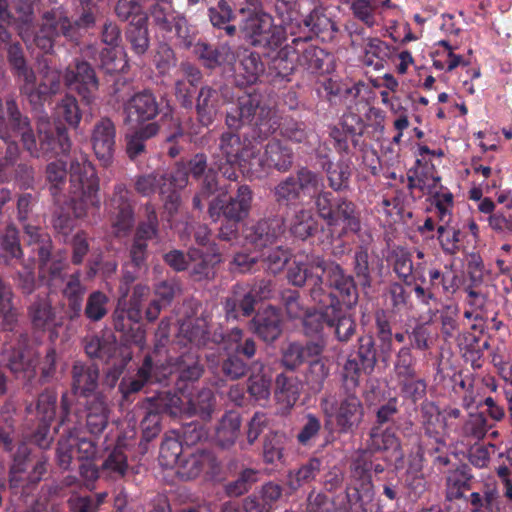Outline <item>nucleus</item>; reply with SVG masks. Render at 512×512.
<instances>
[{
  "label": "nucleus",
  "mask_w": 512,
  "mask_h": 512,
  "mask_svg": "<svg viewBox=\"0 0 512 512\" xmlns=\"http://www.w3.org/2000/svg\"><path fill=\"white\" fill-rule=\"evenodd\" d=\"M284 233L285 219L279 215H270L247 226L244 238L255 248H265L275 244Z\"/></svg>",
  "instance_id": "nucleus-20"
},
{
  "label": "nucleus",
  "mask_w": 512,
  "mask_h": 512,
  "mask_svg": "<svg viewBox=\"0 0 512 512\" xmlns=\"http://www.w3.org/2000/svg\"><path fill=\"white\" fill-rule=\"evenodd\" d=\"M73 11L71 24L80 43L84 33L95 27L99 7L94 0H76Z\"/></svg>",
  "instance_id": "nucleus-41"
},
{
  "label": "nucleus",
  "mask_w": 512,
  "mask_h": 512,
  "mask_svg": "<svg viewBox=\"0 0 512 512\" xmlns=\"http://www.w3.org/2000/svg\"><path fill=\"white\" fill-rule=\"evenodd\" d=\"M127 119L136 122L139 126L155 122L160 114L161 107L156 95L150 89L134 93L124 104Z\"/></svg>",
  "instance_id": "nucleus-21"
},
{
  "label": "nucleus",
  "mask_w": 512,
  "mask_h": 512,
  "mask_svg": "<svg viewBox=\"0 0 512 512\" xmlns=\"http://www.w3.org/2000/svg\"><path fill=\"white\" fill-rule=\"evenodd\" d=\"M109 409L102 395H96L86 403V427L89 433L100 435L108 426Z\"/></svg>",
  "instance_id": "nucleus-48"
},
{
  "label": "nucleus",
  "mask_w": 512,
  "mask_h": 512,
  "mask_svg": "<svg viewBox=\"0 0 512 512\" xmlns=\"http://www.w3.org/2000/svg\"><path fill=\"white\" fill-rule=\"evenodd\" d=\"M474 476L467 464H461L449 471L446 477V499H466V493L473 488Z\"/></svg>",
  "instance_id": "nucleus-40"
},
{
  "label": "nucleus",
  "mask_w": 512,
  "mask_h": 512,
  "mask_svg": "<svg viewBox=\"0 0 512 512\" xmlns=\"http://www.w3.org/2000/svg\"><path fill=\"white\" fill-rule=\"evenodd\" d=\"M326 325L334 329V336L341 343H348L356 334L357 324L351 315H347L335 298L330 314L326 313Z\"/></svg>",
  "instance_id": "nucleus-38"
},
{
  "label": "nucleus",
  "mask_w": 512,
  "mask_h": 512,
  "mask_svg": "<svg viewBox=\"0 0 512 512\" xmlns=\"http://www.w3.org/2000/svg\"><path fill=\"white\" fill-rule=\"evenodd\" d=\"M223 311L227 321H237L252 316L255 301L247 290V284L235 283L222 300Z\"/></svg>",
  "instance_id": "nucleus-25"
},
{
  "label": "nucleus",
  "mask_w": 512,
  "mask_h": 512,
  "mask_svg": "<svg viewBox=\"0 0 512 512\" xmlns=\"http://www.w3.org/2000/svg\"><path fill=\"white\" fill-rule=\"evenodd\" d=\"M71 389L79 397H95L99 383V367L93 363L76 361L71 369Z\"/></svg>",
  "instance_id": "nucleus-27"
},
{
  "label": "nucleus",
  "mask_w": 512,
  "mask_h": 512,
  "mask_svg": "<svg viewBox=\"0 0 512 512\" xmlns=\"http://www.w3.org/2000/svg\"><path fill=\"white\" fill-rule=\"evenodd\" d=\"M303 382L292 371H283L275 378L274 393L278 400L284 401L287 406L295 405L300 397Z\"/></svg>",
  "instance_id": "nucleus-47"
},
{
  "label": "nucleus",
  "mask_w": 512,
  "mask_h": 512,
  "mask_svg": "<svg viewBox=\"0 0 512 512\" xmlns=\"http://www.w3.org/2000/svg\"><path fill=\"white\" fill-rule=\"evenodd\" d=\"M28 318L34 329L45 330L53 324L56 314L47 294H37L27 308Z\"/></svg>",
  "instance_id": "nucleus-46"
},
{
  "label": "nucleus",
  "mask_w": 512,
  "mask_h": 512,
  "mask_svg": "<svg viewBox=\"0 0 512 512\" xmlns=\"http://www.w3.org/2000/svg\"><path fill=\"white\" fill-rule=\"evenodd\" d=\"M194 55L208 70H215L223 66H233L237 60L232 46L228 42L211 44L203 40H195L192 46Z\"/></svg>",
  "instance_id": "nucleus-23"
},
{
  "label": "nucleus",
  "mask_w": 512,
  "mask_h": 512,
  "mask_svg": "<svg viewBox=\"0 0 512 512\" xmlns=\"http://www.w3.org/2000/svg\"><path fill=\"white\" fill-rule=\"evenodd\" d=\"M23 261L18 230L14 226H7L0 236V263L12 266L14 262Z\"/></svg>",
  "instance_id": "nucleus-51"
},
{
  "label": "nucleus",
  "mask_w": 512,
  "mask_h": 512,
  "mask_svg": "<svg viewBox=\"0 0 512 512\" xmlns=\"http://www.w3.org/2000/svg\"><path fill=\"white\" fill-rule=\"evenodd\" d=\"M208 17L214 28L224 30L227 36L233 37L237 28L231 22L236 15L227 0H218L214 6L208 9Z\"/></svg>",
  "instance_id": "nucleus-57"
},
{
  "label": "nucleus",
  "mask_w": 512,
  "mask_h": 512,
  "mask_svg": "<svg viewBox=\"0 0 512 512\" xmlns=\"http://www.w3.org/2000/svg\"><path fill=\"white\" fill-rule=\"evenodd\" d=\"M226 126L240 130L248 126L253 130L252 138L264 139L276 130L275 111L260 93H249L238 97L236 104L227 111Z\"/></svg>",
  "instance_id": "nucleus-2"
},
{
  "label": "nucleus",
  "mask_w": 512,
  "mask_h": 512,
  "mask_svg": "<svg viewBox=\"0 0 512 512\" xmlns=\"http://www.w3.org/2000/svg\"><path fill=\"white\" fill-rule=\"evenodd\" d=\"M312 199L318 217L329 227L337 226L336 216L345 197L336 196L323 187L313 195Z\"/></svg>",
  "instance_id": "nucleus-44"
},
{
  "label": "nucleus",
  "mask_w": 512,
  "mask_h": 512,
  "mask_svg": "<svg viewBox=\"0 0 512 512\" xmlns=\"http://www.w3.org/2000/svg\"><path fill=\"white\" fill-rule=\"evenodd\" d=\"M324 187L323 177L307 167H300L272 189L275 202L280 206L291 207L301 203Z\"/></svg>",
  "instance_id": "nucleus-6"
},
{
  "label": "nucleus",
  "mask_w": 512,
  "mask_h": 512,
  "mask_svg": "<svg viewBox=\"0 0 512 512\" xmlns=\"http://www.w3.org/2000/svg\"><path fill=\"white\" fill-rule=\"evenodd\" d=\"M293 159L294 154L291 148L279 140H271L267 143L263 156L258 155L253 160V165L249 169V178L260 179L271 168L279 172H287L293 165Z\"/></svg>",
  "instance_id": "nucleus-16"
},
{
  "label": "nucleus",
  "mask_w": 512,
  "mask_h": 512,
  "mask_svg": "<svg viewBox=\"0 0 512 512\" xmlns=\"http://www.w3.org/2000/svg\"><path fill=\"white\" fill-rule=\"evenodd\" d=\"M208 368L222 381H237L244 378L250 369V364L237 353L228 352L216 359L214 355L207 356Z\"/></svg>",
  "instance_id": "nucleus-26"
},
{
  "label": "nucleus",
  "mask_w": 512,
  "mask_h": 512,
  "mask_svg": "<svg viewBox=\"0 0 512 512\" xmlns=\"http://www.w3.org/2000/svg\"><path fill=\"white\" fill-rule=\"evenodd\" d=\"M125 39L134 54L144 55L150 47L147 18L142 17L137 21H131L125 30Z\"/></svg>",
  "instance_id": "nucleus-53"
},
{
  "label": "nucleus",
  "mask_w": 512,
  "mask_h": 512,
  "mask_svg": "<svg viewBox=\"0 0 512 512\" xmlns=\"http://www.w3.org/2000/svg\"><path fill=\"white\" fill-rule=\"evenodd\" d=\"M86 292L79 275L72 274L62 290V312L65 319L73 322L78 320L83 313V300Z\"/></svg>",
  "instance_id": "nucleus-30"
},
{
  "label": "nucleus",
  "mask_w": 512,
  "mask_h": 512,
  "mask_svg": "<svg viewBox=\"0 0 512 512\" xmlns=\"http://www.w3.org/2000/svg\"><path fill=\"white\" fill-rule=\"evenodd\" d=\"M421 423L425 434L433 437L437 444L444 446L441 438V432L445 428V419L441 417L439 407L433 402L425 400L420 407Z\"/></svg>",
  "instance_id": "nucleus-49"
},
{
  "label": "nucleus",
  "mask_w": 512,
  "mask_h": 512,
  "mask_svg": "<svg viewBox=\"0 0 512 512\" xmlns=\"http://www.w3.org/2000/svg\"><path fill=\"white\" fill-rule=\"evenodd\" d=\"M312 37H296L291 41L293 53L297 54V63L299 66L311 73L319 72L323 69L326 53L323 49L310 43Z\"/></svg>",
  "instance_id": "nucleus-31"
},
{
  "label": "nucleus",
  "mask_w": 512,
  "mask_h": 512,
  "mask_svg": "<svg viewBox=\"0 0 512 512\" xmlns=\"http://www.w3.org/2000/svg\"><path fill=\"white\" fill-rule=\"evenodd\" d=\"M14 135L21 136L27 152L36 153L30 119L21 112L16 100L8 97L4 102L0 101V139L8 140Z\"/></svg>",
  "instance_id": "nucleus-10"
},
{
  "label": "nucleus",
  "mask_w": 512,
  "mask_h": 512,
  "mask_svg": "<svg viewBox=\"0 0 512 512\" xmlns=\"http://www.w3.org/2000/svg\"><path fill=\"white\" fill-rule=\"evenodd\" d=\"M24 234L27 245L38 256L39 269L53 277L58 276L64 263L62 257L53 252L51 236L42 228L30 224L24 225Z\"/></svg>",
  "instance_id": "nucleus-13"
},
{
  "label": "nucleus",
  "mask_w": 512,
  "mask_h": 512,
  "mask_svg": "<svg viewBox=\"0 0 512 512\" xmlns=\"http://www.w3.org/2000/svg\"><path fill=\"white\" fill-rule=\"evenodd\" d=\"M241 426L240 413L234 410L226 411L215 425L214 444L223 450L231 449L240 436Z\"/></svg>",
  "instance_id": "nucleus-29"
},
{
  "label": "nucleus",
  "mask_w": 512,
  "mask_h": 512,
  "mask_svg": "<svg viewBox=\"0 0 512 512\" xmlns=\"http://www.w3.org/2000/svg\"><path fill=\"white\" fill-rule=\"evenodd\" d=\"M163 121H168V133L165 137V144L167 145V155L171 158H176L183 151V147L178 144V139L184 136V128L179 117H176L172 109L168 107L162 115Z\"/></svg>",
  "instance_id": "nucleus-61"
},
{
  "label": "nucleus",
  "mask_w": 512,
  "mask_h": 512,
  "mask_svg": "<svg viewBox=\"0 0 512 512\" xmlns=\"http://www.w3.org/2000/svg\"><path fill=\"white\" fill-rule=\"evenodd\" d=\"M177 475L183 480H192L202 473L211 480L222 478V462L215 453L208 449L186 451L177 464Z\"/></svg>",
  "instance_id": "nucleus-11"
},
{
  "label": "nucleus",
  "mask_w": 512,
  "mask_h": 512,
  "mask_svg": "<svg viewBox=\"0 0 512 512\" xmlns=\"http://www.w3.org/2000/svg\"><path fill=\"white\" fill-rule=\"evenodd\" d=\"M330 376V367L322 358L309 362L304 372V383L313 394H318L324 389L326 380Z\"/></svg>",
  "instance_id": "nucleus-60"
},
{
  "label": "nucleus",
  "mask_w": 512,
  "mask_h": 512,
  "mask_svg": "<svg viewBox=\"0 0 512 512\" xmlns=\"http://www.w3.org/2000/svg\"><path fill=\"white\" fill-rule=\"evenodd\" d=\"M352 270L360 288L367 290L382 277L383 261L378 256L369 253L367 247L359 246L352 258Z\"/></svg>",
  "instance_id": "nucleus-22"
},
{
  "label": "nucleus",
  "mask_w": 512,
  "mask_h": 512,
  "mask_svg": "<svg viewBox=\"0 0 512 512\" xmlns=\"http://www.w3.org/2000/svg\"><path fill=\"white\" fill-rule=\"evenodd\" d=\"M41 26L44 32L52 34L55 38L62 36L67 41L79 45L77 34L72 28L71 18L62 7L46 11L42 16Z\"/></svg>",
  "instance_id": "nucleus-34"
},
{
  "label": "nucleus",
  "mask_w": 512,
  "mask_h": 512,
  "mask_svg": "<svg viewBox=\"0 0 512 512\" xmlns=\"http://www.w3.org/2000/svg\"><path fill=\"white\" fill-rule=\"evenodd\" d=\"M337 226H342L341 235L358 233L361 230V212L356 204L345 197L337 213Z\"/></svg>",
  "instance_id": "nucleus-63"
},
{
  "label": "nucleus",
  "mask_w": 512,
  "mask_h": 512,
  "mask_svg": "<svg viewBox=\"0 0 512 512\" xmlns=\"http://www.w3.org/2000/svg\"><path fill=\"white\" fill-rule=\"evenodd\" d=\"M69 183V197L64 203L75 218L84 219L89 210L100 209V180L85 155L70 162Z\"/></svg>",
  "instance_id": "nucleus-1"
},
{
  "label": "nucleus",
  "mask_w": 512,
  "mask_h": 512,
  "mask_svg": "<svg viewBox=\"0 0 512 512\" xmlns=\"http://www.w3.org/2000/svg\"><path fill=\"white\" fill-rule=\"evenodd\" d=\"M293 54L291 43L281 47L269 63V73L275 78L288 79L295 70Z\"/></svg>",
  "instance_id": "nucleus-64"
},
{
  "label": "nucleus",
  "mask_w": 512,
  "mask_h": 512,
  "mask_svg": "<svg viewBox=\"0 0 512 512\" xmlns=\"http://www.w3.org/2000/svg\"><path fill=\"white\" fill-rule=\"evenodd\" d=\"M210 250L211 256L209 259V256L200 249H188L191 264L189 275L196 282L209 281L215 277L214 266L221 262V254L215 243L210 246Z\"/></svg>",
  "instance_id": "nucleus-28"
},
{
  "label": "nucleus",
  "mask_w": 512,
  "mask_h": 512,
  "mask_svg": "<svg viewBox=\"0 0 512 512\" xmlns=\"http://www.w3.org/2000/svg\"><path fill=\"white\" fill-rule=\"evenodd\" d=\"M161 125L159 122H151L138 126L125 136V151L132 161L147 154V141L159 134Z\"/></svg>",
  "instance_id": "nucleus-35"
},
{
  "label": "nucleus",
  "mask_w": 512,
  "mask_h": 512,
  "mask_svg": "<svg viewBox=\"0 0 512 512\" xmlns=\"http://www.w3.org/2000/svg\"><path fill=\"white\" fill-rule=\"evenodd\" d=\"M250 329L265 342H274L282 332L279 311L269 306L257 313L250 321Z\"/></svg>",
  "instance_id": "nucleus-33"
},
{
  "label": "nucleus",
  "mask_w": 512,
  "mask_h": 512,
  "mask_svg": "<svg viewBox=\"0 0 512 512\" xmlns=\"http://www.w3.org/2000/svg\"><path fill=\"white\" fill-rule=\"evenodd\" d=\"M220 106L219 90L209 85H203L198 91L195 102L198 123L203 127H209L215 121Z\"/></svg>",
  "instance_id": "nucleus-32"
},
{
  "label": "nucleus",
  "mask_w": 512,
  "mask_h": 512,
  "mask_svg": "<svg viewBox=\"0 0 512 512\" xmlns=\"http://www.w3.org/2000/svg\"><path fill=\"white\" fill-rule=\"evenodd\" d=\"M322 460L318 457H312L299 467L288 470L285 486L286 496H290L298 491L302 486L311 483L320 473Z\"/></svg>",
  "instance_id": "nucleus-36"
},
{
  "label": "nucleus",
  "mask_w": 512,
  "mask_h": 512,
  "mask_svg": "<svg viewBox=\"0 0 512 512\" xmlns=\"http://www.w3.org/2000/svg\"><path fill=\"white\" fill-rule=\"evenodd\" d=\"M322 169L326 174L328 185L332 192H342L349 189L351 168L348 163L327 161L322 163Z\"/></svg>",
  "instance_id": "nucleus-58"
},
{
  "label": "nucleus",
  "mask_w": 512,
  "mask_h": 512,
  "mask_svg": "<svg viewBox=\"0 0 512 512\" xmlns=\"http://www.w3.org/2000/svg\"><path fill=\"white\" fill-rule=\"evenodd\" d=\"M471 512H500L499 492L495 485L485 484L466 498Z\"/></svg>",
  "instance_id": "nucleus-52"
},
{
  "label": "nucleus",
  "mask_w": 512,
  "mask_h": 512,
  "mask_svg": "<svg viewBox=\"0 0 512 512\" xmlns=\"http://www.w3.org/2000/svg\"><path fill=\"white\" fill-rule=\"evenodd\" d=\"M36 153L28 152L32 157L66 155L71 149V141L64 125L41 123L38 127V140L34 135Z\"/></svg>",
  "instance_id": "nucleus-17"
},
{
  "label": "nucleus",
  "mask_w": 512,
  "mask_h": 512,
  "mask_svg": "<svg viewBox=\"0 0 512 512\" xmlns=\"http://www.w3.org/2000/svg\"><path fill=\"white\" fill-rule=\"evenodd\" d=\"M238 131L228 128V131L223 132L219 137L218 151L212 154V164L230 181H237L239 178L236 165L249 177L253 160L260 154V148L255 140L247 136L241 137Z\"/></svg>",
  "instance_id": "nucleus-3"
},
{
  "label": "nucleus",
  "mask_w": 512,
  "mask_h": 512,
  "mask_svg": "<svg viewBox=\"0 0 512 512\" xmlns=\"http://www.w3.org/2000/svg\"><path fill=\"white\" fill-rule=\"evenodd\" d=\"M82 346L90 359L105 362L114 358L118 350L116 339L112 334L87 335L82 339Z\"/></svg>",
  "instance_id": "nucleus-42"
},
{
  "label": "nucleus",
  "mask_w": 512,
  "mask_h": 512,
  "mask_svg": "<svg viewBox=\"0 0 512 512\" xmlns=\"http://www.w3.org/2000/svg\"><path fill=\"white\" fill-rule=\"evenodd\" d=\"M366 444L367 449L372 453L384 452L397 447L398 439L390 427L373 424Z\"/></svg>",
  "instance_id": "nucleus-62"
},
{
  "label": "nucleus",
  "mask_w": 512,
  "mask_h": 512,
  "mask_svg": "<svg viewBox=\"0 0 512 512\" xmlns=\"http://www.w3.org/2000/svg\"><path fill=\"white\" fill-rule=\"evenodd\" d=\"M145 409L155 411L160 417L187 418L185 401L176 393L161 392L146 399Z\"/></svg>",
  "instance_id": "nucleus-37"
},
{
  "label": "nucleus",
  "mask_w": 512,
  "mask_h": 512,
  "mask_svg": "<svg viewBox=\"0 0 512 512\" xmlns=\"http://www.w3.org/2000/svg\"><path fill=\"white\" fill-rule=\"evenodd\" d=\"M108 206L116 234H127L135 223V201L125 183H116L113 186Z\"/></svg>",
  "instance_id": "nucleus-15"
},
{
  "label": "nucleus",
  "mask_w": 512,
  "mask_h": 512,
  "mask_svg": "<svg viewBox=\"0 0 512 512\" xmlns=\"http://www.w3.org/2000/svg\"><path fill=\"white\" fill-rule=\"evenodd\" d=\"M54 210L51 215V225L54 232L62 236L64 241L72 234L76 226L74 215L70 214L71 209L60 199L53 200Z\"/></svg>",
  "instance_id": "nucleus-59"
},
{
  "label": "nucleus",
  "mask_w": 512,
  "mask_h": 512,
  "mask_svg": "<svg viewBox=\"0 0 512 512\" xmlns=\"http://www.w3.org/2000/svg\"><path fill=\"white\" fill-rule=\"evenodd\" d=\"M146 18L151 20L156 32L160 33L165 39H174L175 45L180 49H191L199 33L187 17L176 10L174 2L160 8H154L147 13Z\"/></svg>",
  "instance_id": "nucleus-4"
},
{
  "label": "nucleus",
  "mask_w": 512,
  "mask_h": 512,
  "mask_svg": "<svg viewBox=\"0 0 512 512\" xmlns=\"http://www.w3.org/2000/svg\"><path fill=\"white\" fill-rule=\"evenodd\" d=\"M350 477L356 481L353 488L347 487L346 496L349 503L371 500L374 495L372 477L368 468V453L363 452L350 464Z\"/></svg>",
  "instance_id": "nucleus-24"
},
{
  "label": "nucleus",
  "mask_w": 512,
  "mask_h": 512,
  "mask_svg": "<svg viewBox=\"0 0 512 512\" xmlns=\"http://www.w3.org/2000/svg\"><path fill=\"white\" fill-rule=\"evenodd\" d=\"M250 210L251 209L242 205L240 206V204H237L231 199L224 203V200L220 196L213 198L208 207V213L211 218L218 219L220 215H223L226 220L237 223L245 219L249 215Z\"/></svg>",
  "instance_id": "nucleus-56"
},
{
  "label": "nucleus",
  "mask_w": 512,
  "mask_h": 512,
  "mask_svg": "<svg viewBox=\"0 0 512 512\" xmlns=\"http://www.w3.org/2000/svg\"><path fill=\"white\" fill-rule=\"evenodd\" d=\"M240 13H247L241 31L252 46L276 50L286 40L288 29L283 24L275 25L270 14L256 8H241Z\"/></svg>",
  "instance_id": "nucleus-5"
},
{
  "label": "nucleus",
  "mask_w": 512,
  "mask_h": 512,
  "mask_svg": "<svg viewBox=\"0 0 512 512\" xmlns=\"http://www.w3.org/2000/svg\"><path fill=\"white\" fill-rule=\"evenodd\" d=\"M378 360L379 345H376L375 337L371 334L361 335L342 366L340 380H345L348 388L359 387L361 375H371Z\"/></svg>",
  "instance_id": "nucleus-7"
},
{
  "label": "nucleus",
  "mask_w": 512,
  "mask_h": 512,
  "mask_svg": "<svg viewBox=\"0 0 512 512\" xmlns=\"http://www.w3.org/2000/svg\"><path fill=\"white\" fill-rule=\"evenodd\" d=\"M319 229V223L310 209L300 208L294 212L289 224L293 236L306 240L314 236Z\"/></svg>",
  "instance_id": "nucleus-54"
},
{
  "label": "nucleus",
  "mask_w": 512,
  "mask_h": 512,
  "mask_svg": "<svg viewBox=\"0 0 512 512\" xmlns=\"http://www.w3.org/2000/svg\"><path fill=\"white\" fill-rule=\"evenodd\" d=\"M65 84L78 93L86 104H91L99 89V79L92 65L86 60L76 59L67 67L64 74Z\"/></svg>",
  "instance_id": "nucleus-18"
},
{
  "label": "nucleus",
  "mask_w": 512,
  "mask_h": 512,
  "mask_svg": "<svg viewBox=\"0 0 512 512\" xmlns=\"http://www.w3.org/2000/svg\"><path fill=\"white\" fill-rule=\"evenodd\" d=\"M314 265L319 268L322 277H325L327 286L330 288V291L325 288V293L334 295L341 308L352 309L357 305L359 284H357L353 275L348 274L339 263L334 261L318 260Z\"/></svg>",
  "instance_id": "nucleus-9"
},
{
  "label": "nucleus",
  "mask_w": 512,
  "mask_h": 512,
  "mask_svg": "<svg viewBox=\"0 0 512 512\" xmlns=\"http://www.w3.org/2000/svg\"><path fill=\"white\" fill-rule=\"evenodd\" d=\"M186 417L198 416L204 421L212 418L215 407V395L209 388L201 389L194 398L185 401Z\"/></svg>",
  "instance_id": "nucleus-55"
},
{
  "label": "nucleus",
  "mask_w": 512,
  "mask_h": 512,
  "mask_svg": "<svg viewBox=\"0 0 512 512\" xmlns=\"http://www.w3.org/2000/svg\"><path fill=\"white\" fill-rule=\"evenodd\" d=\"M375 335L379 342V356L382 362H388L393 352V333L391 321L385 310L375 313Z\"/></svg>",
  "instance_id": "nucleus-50"
},
{
  "label": "nucleus",
  "mask_w": 512,
  "mask_h": 512,
  "mask_svg": "<svg viewBox=\"0 0 512 512\" xmlns=\"http://www.w3.org/2000/svg\"><path fill=\"white\" fill-rule=\"evenodd\" d=\"M90 141L101 165L104 167L110 166L116 148V125L111 118L104 116L94 123Z\"/></svg>",
  "instance_id": "nucleus-19"
},
{
  "label": "nucleus",
  "mask_w": 512,
  "mask_h": 512,
  "mask_svg": "<svg viewBox=\"0 0 512 512\" xmlns=\"http://www.w3.org/2000/svg\"><path fill=\"white\" fill-rule=\"evenodd\" d=\"M171 374L169 367L162 363L154 362L150 355H146L133 376H124L118 386L122 398L131 400V396L140 392L146 385L164 383Z\"/></svg>",
  "instance_id": "nucleus-12"
},
{
  "label": "nucleus",
  "mask_w": 512,
  "mask_h": 512,
  "mask_svg": "<svg viewBox=\"0 0 512 512\" xmlns=\"http://www.w3.org/2000/svg\"><path fill=\"white\" fill-rule=\"evenodd\" d=\"M321 300H310L317 309L307 308L303 318V328L306 335H313L320 333L323 330V324H326L325 314L331 310V305H334L335 296L332 294L323 293L319 296Z\"/></svg>",
  "instance_id": "nucleus-39"
},
{
  "label": "nucleus",
  "mask_w": 512,
  "mask_h": 512,
  "mask_svg": "<svg viewBox=\"0 0 512 512\" xmlns=\"http://www.w3.org/2000/svg\"><path fill=\"white\" fill-rule=\"evenodd\" d=\"M312 199L318 217L329 227L337 226L336 216L345 197L336 196L323 187L313 195Z\"/></svg>",
  "instance_id": "nucleus-45"
},
{
  "label": "nucleus",
  "mask_w": 512,
  "mask_h": 512,
  "mask_svg": "<svg viewBox=\"0 0 512 512\" xmlns=\"http://www.w3.org/2000/svg\"><path fill=\"white\" fill-rule=\"evenodd\" d=\"M60 76L54 71H46L40 77V81L30 91L26 99L34 109L43 107L44 103L51 99L60 90Z\"/></svg>",
  "instance_id": "nucleus-43"
},
{
  "label": "nucleus",
  "mask_w": 512,
  "mask_h": 512,
  "mask_svg": "<svg viewBox=\"0 0 512 512\" xmlns=\"http://www.w3.org/2000/svg\"><path fill=\"white\" fill-rule=\"evenodd\" d=\"M357 388H348L345 380H341V399L334 412L328 407L327 397L320 401L324 415L329 419L334 417L336 431L340 435L354 434L363 422L365 410L362 401L356 394Z\"/></svg>",
  "instance_id": "nucleus-8"
},
{
  "label": "nucleus",
  "mask_w": 512,
  "mask_h": 512,
  "mask_svg": "<svg viewBox=\"0 0 512 512\" xmlns=\"http://www.w3.org/2000/svg\"><path fill=\"white\" fill-rule=\"evenodd\" d=\"M318 260H324L322 256L311 255L305 262L293 261L288 267L286 278L294 287L308 286L310 300H321L319 296L325 293V285L319 268L314 265Z\"/></svg>",
  "instance_id": "nucleus-14"
}]
</instances>
